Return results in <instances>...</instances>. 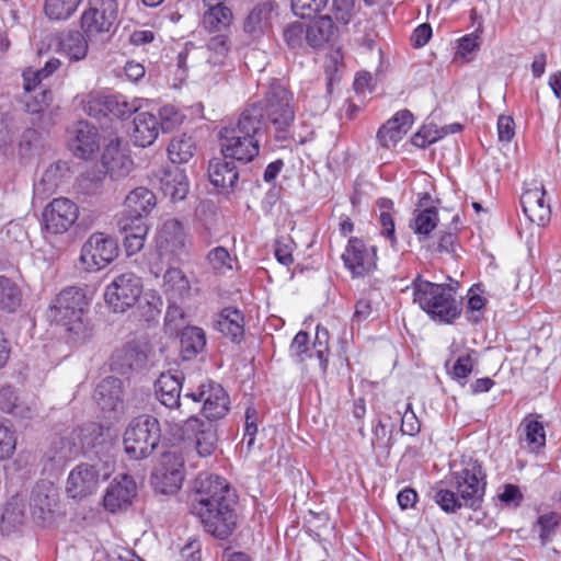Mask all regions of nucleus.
I'll list each match as a JSON object with an SVG mask.
<instances>
[{
  "instance_id": "obj_37",
  "label": "nucleus",
  "mask_w": 561,
  "mask_h": 561,
  "mask_svg": "<svg viewBox=\"0 0 561 561\" xmlns=\"http://www.w3.org/2000/svg\"><path fill=\"white\" fill-rule=\"evenodd\" d=\"M83 445L84 443L80 435L71 438L61 436L51 443L48 457L56 465L62 466L75 457L83 448Z\"/></svg>"
},
{
  "instance_id": "obj_8",
  "label": "nucleus",
  "mask_w": 561,
  "mask_h": 561,
  "mask_svg": "<svg viewBox=\"0 0 561 561\" xmlns=\"http://www.w3.org/2000/svg\"><path fill=\"white\" fill-rule=\"evenodd\" d=\"M60 66L61 61L58 58H50L41 69L28 68L23 71L24 104L28 113H41L49 106L53 94L49 89L42 85V81L55 73Z\"/></svg>"
},
{
  "instance_id": "obj_56",
  "label": "nucleus",
  "mask_w": 561,
  "mask_h": 561,
  "mask_svg": "<svg viewBox=\"0 0 561 561\" xmlns=\"http://www.w3.org/2000/svg\"><path fill=\"white\" fill-rule=\"evenodd\" d=\"M404 134L394 126V124L389 119L386 124H383L378 133L377 139L379 144L385 148H391L396 146L402 138Z\"/></svg>"
},
{
  "instance_id": "obj_51",
  "label": "nucleus",
  "mask_w": 561,
  "mask_h": 561,
  "mask_svg": "<svg viewBox=\"0 0 561 561\" xmlns=\"http://www.w3.org/2000/svg\"><path fill=\"white\" fill-rule=\"evenodd\" d=\"M159 128L163 131H170L180 126L184 119V115L181 111L172 104H165L159 110Z\"/></svg>"
},
{
  "instance_id": "obj_1",
  "label": "nucleus",
  "mask_w": 561,
  "mask_h": 561,
  "mask_svg": "<svg viewBox=\"0 0 561 561\" xmlns=\"http://www.w3.org/2000/svg\"><path fill=\"white\" fill-rule=\"evenodd\" d=\"M229 491L226 480L216 474L202 472L194 481L192 513L201 519L207 533L219 539H226L236 526Z\"/></svg>"
},
{
  "instance_id": "obj_4",
  "label": "nucleus",
  "mask_w": 561,
  "mask_h": 561,
  "mask_svg": "<svg viewBox=\"0 0 561 561\" xmlns=\"http://www.w3.org/2000/svg\"><path fill=\"white\" fill-rule=\"evenodd\" d=\"M412 287L413 302L432 320L451 323L460 316L458 302L448 286L425 280L417 275L412 282Z\"/></svg>"
},
{
  "instance_id": "obj_39",
  "label": "nucleus",
  "mask_w": 561,
  "mask_h": 561,
  "mask_svg": "<svg viewBox=\"0 0 561 561\" xmlns=\"http://www.w3.org/2000/svg\"><path fill=\"white\" fill-rule=\"evenodd\" d=\"M438 210L435 207L416 208L410 228L417 236L420 242L427 240L432 231L438 226Z\"/></svg>"
},
{
  "instance_id": "obj_6",
  "label": "nucleus",
  "mask_w": 561,
  "mask_h": 561,
  "mask_svg": "<svg viewBox=\"0 0 561 561\" xmlns=\"http://www.w3.org/2000/svg\"><path fill=\"white\" fill-rule=\"evenodd\" d=\"M160 437L159 421L151 415H140L134 419L125 431V453L131 459H145L157 448Z\"/></svg>"
},
{
  "instance_id": "obj_30",
  "label": "nucleus",
  "mask_w": 561,
  "mask_h": 561,
  "mask_svg": "<svg viewBox=\"0 0 561 561\" xmlns=\"http://www.w3.org/2000/svg\"><path fill=\"white\" fill-rule=\"evenodd\" d=\"M215 329L232 342H240L244 334L243 313L233 307L224 308L216 317Z\"/></svg>"
},
{
  "instance_id": "obj_29",
  "label": "nucleus",
  "mask_w": 561,
  "mask_h": 561,
  "mask_svg": "<svg viewBox=\"0 0 561 561\" xmlns=\"http://www.w3.org/2000/svg\"><path fill=\"white\" fill-rule=\"evenodd\" d=\"M540 414H527L519 425V439L531 453H538L546 446V428Z\"/></svg>"
},
{
  "instance_id": "obj_11",
  "label": "nucleus",
  "mask_w": 561,
  "mask_h": 561,
  "mask_svg": "<svg viewBox=\"0 0 561 561\" xmlns=\"http://www.w3.org/2000/svg\"><path fill=\"white\" fill-rule=\"evenodd\" d=\"M142 280L133 272L116 275L104 290V300L114 312H125L140 299Z\"/></svg>"
},
{
  "instance_id": "obj_50",
  "label": "nucleus",
  "mask_w": 561,
  "mask_h": 561,
  "mask_svg": "<svg viewBox=\"0 0 561 561\" xmlns=\"http://www.w3.org/2000/svg\"><path fill=\"white\" fill-rule=\"evenodd\" d=\"M108 94L92 92L82 100L83 111L93 117L107 116Z\"/></svg>"
},
{
  "instance_id": "obj_60",
  "label": "nucleus",
  "mask_w": 561,
  "mask_h": 561,
  "mask_svg": "<svg viewBox=\"0 0 561 561\" xmlns=\"http://www.w3.org/2000/svg\"><path fill=\"white\" fill-rule=\"evenodd\" d=\"M333 13L337 22L348 24L355 13V0H333Z\"/></svg>"
},
{
  "instance_id": "obj_40",
  "label": "nucleus",
  "mask_w": 561,
  "mask_h": 561,
  "mask_svg": "<svg viewBox=\"0 0 561 561\" xmlns=\"http://www.w3.org/2000/svg\"><path fill=\"white\" fill-rule=\"evenodd\" d=\"M88 41L84 34L78 31H69L60 38L59 49L71 61H79L87 57Z\"/></svg>"
},
{
  "instance_id": "obj_41",
  "label": "nucleus",
  "mask_w": 561,
  "mask_h": 561,
  "mask_svg": "<svg viewBox=\"0 0 561 561\" xmlns=\"http://www.w3.org/2000/svg\"><path fill=\"white\" fill-rule=\"evenodd\" d=\"M233 21V14L228 7H209L204 12L202 24L209 33H225L229 30Z\"/></svg>"
},
{
  "instance_id": "obj_27",
  "label": "nucleus",
  "mask_w": 561,
  "mask_h": 561,
  "mask_svg": "<svg viewBox=\"0 0 561 561\" xmlns=\"http://www.w3.org/2000/svg\"><path fill=\"white\" fill-rule=\"evenodd\" d=\"M163 289L167 296L174 300H186L198 293L193 282L180 267L175 266H169L164 272Z\"/></svg>"
},
{
  "instance_id": "obj_10",
  "label": "nucleus",
  "mask_w": 561,
  "mask_h": 561,
  "mask_svg": "<svg viewBox=\"0 0 561 561\" xmlns=\"http://www.w3.org/2000/svg\"><path fill=\"white\" fill-rule=\"evenodd\" d=\"M188 238L185 228L178 219H167L156 231L154 249L161 262L176 263L187 253Z\"/></svg>"
},
{
  "instance_id": "obj_34",
  "label": "nucleus",
  "mask_w": 561,
  "mask_h": 561,
  "mask_svg": "<svg viewBox=\"0 0 561 561\" xmlns=\"http://www.w3.org/2000/svg\"><path fill=\"white\" fill-rule=\"evenodd\" d=\"M335 26L330 15H322L307 25V47L322 48L334 35Z\"/></svg>"
},
{
  "instance_id": "obj_3",
  "label": "nucleus",
  "mask_w": 561,
  "mask_h": 561,
  "mask_svg": "<svg viewBox=\"0 0 561 561\" xmlns=\"http://www.w3.org/2000/svg\"><path fill=\"white\" fill-rule=\"evenodd\" d=\"M88 310L89 301L84 291L77 287H68L53 301L49 317L51 321L71 333L75 340H84L92 331L87 318Z\"/></svg>"
},
{
  "instance_id": "obj_17",
  "label": "nucleus",
  "mask_w": 561,
  "mask_h": 561,
  "mask_svg": "<svg viewBox=\"0 0 561 561\" xmlns=\"http://www.w3.org/2000/svg\"><path fill=\"white\" fill-rule=\"evenodd\" d=\"M344 266L353 277H363L377 266V249L363 239L352 237L342 254Z\"/></svg>"
},
{
  "instance_id": "obj_42",
  "label": "nucleus",
  "mask_w": 561,
  "mask_h": 561,
  "mask_svg": "<svg viewBox=\"0 0 561 561\" xmlns=\"http://www.w3.org/2000/svg\"><path fill=\"white\" fill-rule=\"evenodd\" d=\"M206 345L205 332L197 327H187L181 334V355L190 360L201 353Z\"/></svg>"
},
{
  "instance_id": "obj_43",
  "label": "nucleus",
  "mask_w": 561,
  "mask_h": 561,
  "mask_svg": "<svg viewBox=\"0 0 561 561\" xmlns=\"http://www.w3.org/2000/svg\"><path fill=\"white\" fill-rule=\"evenodd\" d=\"M195 142L192 137L179 135L171 139L167 151L172 163H187L194 156Z\"/></svg>"
},
{
  "instance_id": "obj_61",
  "label": "nucleus",
  "mask_w": 561,
  "mask_h": 561,
  "mask_svg": "<svg viewBox=\"0 0 561 561\" xmlns=\"http://www.w3.org/2000/svg\"><path fill=\"white\" fill-rule=\"evenodd\" d=\"M443 135L434 126H423L412 138L414 146L425 148L428 145L436 142Z\"/></svg>"
},
{
  "instance_id": "obj_9",
  "label": "nucleus",
  "mask_w": 561,
  "mask_h": 561,
  "mask_svg": "<svg viewBox=\"0 0 561 561\" xmlns=\"http://www.w3.org/2000/svg\"><path fill=\"white\" fill-rule=\"evenodd\" d=\"M170 432L174 436L193 440L195 449L201 457L210 456L217 447V434L211 423L192 415L184 421H167Z\"/></svg>"
},
{
  "instance_id": "obj_53",
  "label": "nucleus",
  "mask_w": 561,
  "mask_h": 561,
  "mask_svg": "<svg viewBox=\"0 0 561 561\" xmlns=\"http://www.w3.org/2000/svg\"><path fill=\"white\" fill-rule=\"evenodd\" d=\"M329 340L330 336L328 329L321 325H317L313 350L323 371H325L328 366Z\"/></svg>"
},
{
  "instance_id": "obj_25",
  "label": "nucleus",
  "mask_w": 561,
  "mask_h": 561,
  "mask_svg": "<svg viewBox=\"0 0 561 561\" xmlns=\"http://www.w3.org/2000/svg\"><path fill=\"white\" fill-rule=\"evenodd\" d=\"M154 206V194L146 187H137L126 196L125 210L121 218H128L131 222H145L144 218Z\"/></svg>"
},
{
  "instance_id": "obj_49",
  "label": "nucleus",
  "mask_w": 561,
  "mask_h": 561,
  "mask_svg": "<svg viewBox=\"0 0 561 561\" xmlns=\"http://www.w3.org/2000/svg\"><path fill=\"white\" fill-rule=\"evenodd\" d=\"M207 262L215 273L225 274L232 270L233 259L226 248L216 247L207 254Z\"/></svg>"
},
{
  "instance_id": "obj_54",
  "label": "nucleus",
  "mask_w": 561,
  "mask_h": 561,
  "mask_svg": "<svg viewBox=\"0 0 561 561\" xmlns=\"http://www.w3.org/2000/svg\"><path fill=\"white\" fill-rule=\"evenodd\" d=\"M328 2L329 0H291V9L296 15L306 19L321 12Z\"/></svg>"
},
{
  "instance_id": "obj_7",
  "label": "nucleus",
  "mask_w": 561,
  "mask_h": 561,
  "mask_svg": "<svg viewBox=\"0 0 561 561\" xmlns=\"http://www.w3.org/2000/svg\"><path fill=\"white\" fill-rule=\"evenodd\" d=\"M116 0H89L80 18V26L90 42L108 39L117 21Z\"/></svg>"
},
{
  "instance_id": "obj_21",
  "label": "nucleus",
  "mask_w": 561,
  "mask_h": 561,
  "mask_svg": "<svg viewBox=\"0 0 561 561\" xmlns=\"http://www.w3.org/2000/svg\"><path fill=\"white\" fill-rule=\"evenodd\" d=\"M58 491L51 483H38L33 489L31 510L33 518L43 526L50 525L57 516Z\"/></svg>"
},
{
  "instance_id": "obj_32",
  "label": "nucleus",
  "mask_w": 561,
  "mask_h": 561,
  "mask_svg": "<svg viewBox=\"0 0 561 561\" xmlns=\"http://www.w3.org/2000/svg\"><path fill=\"white\" fill-rule=\"evenodd\" d=\"M227 158H214L208 165V176L213 185L221 188H232L239 173L233 161H227Z\"/></svg>"
},
{
  "instance_id": "obj_16",
  "label": "nucleus",
  "mask_w": 561,
  "mask_h": 561,
  "mask_svg": "<svg viewBox=\"0 0 561 561\" xmlns=\"http://www.w3.org/2000/svg\"><path fill=\"white\" fill-rule=\"evenodd\" d=\"M184 397L194 402H203L202 412L208 421L225 417L230 409L229 396L214 381L202 383L195 391H187Z\"/></svg>"
},
{
  "instance_id": "obj_44",
  "label": "nucleus",
  "mask_w": 561,
  "mask_h": 561,
  "mask_svg": "<svg viewBox=\"0 0 561 561\" xmlns=\"http://www.w3.org/2000/svg\"><path fill=\"white\" fill-rule=\"evenodd\" d=\"M82 0H44V13L51 21L70 19Z\"/></svg>"
},
{
  "instance_id": "obj_55",
  "label": "nucleus",
  "mask_w": 561,
  "mask_h": 561,
  "mask_svg": "<svg viewBox=\"0 0 561 561\" xmlns=\"http://www.w3.org/2000/svg\"><path fill=\"white\" fill-rule=\"evenodd\" d=\"M295 242L289 236H279L275 240L274 254L276 260L285 265L289 266L294 263L293 251Z\"/></svg>"
},
{
  "instance_id": "obj_26",
  "label": "nucleus",
  "mask_w": 561,
  "mask_h": 561,
  "mask_svg": "<svg viewBox=\"0 0 561 561\" xmlns=\"http://www.w3.org/2000/svg\"><path fill=\"white\" fill-rule=\"evenodd\" d=\"M72 134L69 146L73 154L82 159L91 158L100 146L96 128L87 122H79Z\"/></svg>"
},
{
  "instance_id": "obj_14",
  "label": "nucleus",
  "mask_w": 561,
  "mask_h": 561,
  "mask_svg": "<svg viewBox=\"0 0 561 561\" xmlns=\"http://www.w3.org/2000/svg\"><path fill=\"white\" fill-rule=\"evenodd\" d=\"M117 255V242L105 233L95 232L82 245L80 261L85 270L100 271L111 264Z\"/></svg>"
},
{
  "instance_id": "obj_46",
  "label": "nucleus",
  "mask_w": 561,
  "mask_h": 561,
  "mask_svg": "<svg viewBox=\"0 0 561 561\" xmlns=\"http://www.w3.org/2000/svg\"><path fill=\"white\" fill-rule=\"evenodd\" d=\"M230 48L231 43L228 34L221 33L210 37L207 43V61L213 66L225 65Z\"/></svg>"
},
{
  "instance_id": "obj_28",
  "label": "nucleus",
  "mask_w": 561,
  "mask_h": 561,
  "mask_svg": "<svg viewBox=\"0 0 561 561\" xmlns=\"http://www.w3.org/2000/svg\"><path fill=\"white\" fill-rule=\"evenodd\" d=\"M102 164L111 178L125 176L131 170L133 161L121 148V140L115 137L106 144L102 153Z\"/></svg>"
},
{
  "instance_id": "obj_36",
  "label": "nucleus",
  "mask_w": 561,
  "mask_h": 561,
  "mask_svg": "<svg viewBox=\"0 0 561 561\" xmlns=\"http://www.w3.org/2000/svg\"><path fill=\"white\" fill-rule=\"evenodd\" d=\"M151 101L148 99L134 98L128 100L123 94H108L107 115L124 118L149 107Z\"/></svg>"
},
{
  "instance_id": "obj_57",
  "label": "nucleus",
  "mask_w": 561,
  "mask_h": 561,
  "mask_svg": "<svg viewBox=\"0 0 561 561\" xmlns=\"http://www.w3.org/2000/svg\"><path fill=\"white\" fill-rule=\"evenodd\" d=\"M561 517L559 514L551 512L548 514L540 515L537 525L540 529L539 537L542 543L548 542L551 537L556 534Z\"/></svg>"
},
{
  "instance_id": "obj_20",
  "label": "nucleus",
  "mask_w": 561,
  "mask_h": 561,
  "mask_svg": "<svg viewBox=\"0 0 561 561\" xmlns=\"http://www.w3.org/2000/svg\"><path fill=\"white\" fill-rule=\"evenodd\" d=\"M183 375L179 371L162 373L154 383V394L158 401L169 410L170 419L182 415L181 408V391L183 385Z\"/></svg>"
},
{
  "instance_id": "obj_2",
  "label": "nucleus",
  "mask_w": 561,
  "mask_h": 561,
  "mask_svg": "<svg viewBox=\"0 0 561 561\" xmlns=\"http://www.w3.org/2000/svg\"><path fill=\"white\" fill-rule=\"evenodd\" d=\"M265 130L263 108L252 104L237 121L225 124L219 133L220 152L225 158L251 162L260 152L261 136Z\"/></svg>"
},
{
  "instance_id": "obj_19",
  "label": "nucleus",
  "mask_w": 561,
  "mask_h": 561,
  "mask_svg": "<svg viewBox=\"0 0 561 561\" xmlns=\"http://www.w3.org/2000/svg\"><path fill=\"white\" fill-rule=\"evenodd\" d=\"M293 94L284 87L272 85L266 94V107L263 108V116L267 115L271 123L277 130H284L294 121V110L291 107ZM265 123V121L263 119Z\"/></svg>"
},
{
  "instance_id": "obj_62",
  "label": "nucleus",
  "mask_w": 561,
  "mask_h": 561,
  "mask_svg": "<svg viewBox=\"0 0 561 561\" xmlns=\"http://www.w3.org/2000/svg\"><path fill=\"white\" fill-rule=\"evenodd\" d=\"M497 136L500 141L510 142L513 139V137L515 136V123L512 116H499Z\"/></svg>"
},
{
  "instance_id": "obj_24",
  "label": "nucleus",
  "mask_w": 561,
  "mask_h": 561,
  "mask_svg": "<svg viewBox=\"0 0 561 561\" xmlns=\"http://www.w3.org/2000/svg\"><path fill=\"white\" fill-rule=\"evenodd\" d=\"M159 122L149 111H138L135 113L129 136L133 144L137 147L146 148L151 146L159 136Z\"/></svg>"
},
{
  "instance_id": "obj_33",
  "label": "nucleus",
  "mask_w": 561,
  "mask_h": 561,
  "mask_svg": "<svg viewBox=\"0 0 561 561\" xmlns=\"http://www.w3.org/2000/svg\"><path fill=\"white\" fill-rule=\"evenodd\" d=\"M94 398L102 410H116L122 403V381L112 376L106 377L98 385Z\"/></svg>"
},
{
  "instance_id": "obj_38",
  "label": "nucleus",
  "mask_w": 561,
  "mask_h": 561,
  "mask_svg": "<svg viewBox=\"0 0 561 561\" xmlns=\"http://www.w3.org/2000/svg\"><path fill=\"white\" fill-rule=\"evenodd\" d=\"M161 191L172 201H182L188 193V181L183 170L175 168L161 178Z\"/></svg>"
},
{
  "instance_id": "obj_45",
  "label": "nucleus",
  "mask_w": 561,
  "mask_h": 561,
  "mask_svg": "<svg viewBox=\"0 0 561 561\" xmlns=\"http://www.w3.org/2000/svg\"><path fill=\"white\" fill-rule=\"evenodd\" d=\"M20 287L10 278L0 276V310L14 312L21 305Z\"/></svg>"
},
{
  "instance_id": "obj_59",
  "label": "nucleus",
  "mask_w": 561,
  "mask_h": 561,
  "mask_svg": "<svg viewBox=\"0 0 561 561\" xmlns=\"http://www.w3.org/2000/svg\"><path fill=\"white\" fill-rule=\"evenodd\" d=\"M0 410L7 413H13L14 415L24 416L18 404V396L10 386L0 389Z\"/></svg>"
},
{
  "instance_id": "obj_12",
  "label": "nucleus",
  "mask_w": 561,
  "mask_h": 561,
  "mask_svg": "<svg viewBox=\"0 0 561 561\" xmlns=\"http://www.w3.org/2000/svg\"><path fill=\"white\" fill-rule=\"evenodd\" d=\"M110 473L111 469L105 463H79L69 472L66 492L71 499H83L94 493Z\"/></svg>"
},
{
  "instance_id": "obj_64",
  "label": "nucleus",
  "mask_w": 561,
  "mask_h": 561,
  "mask_svg": "<svg viewBox=\"0 0 561 561\" xmlns=\"http://www.w3.org/2000/svg\"><path fill=\"white\" fill-rule=\"evenodd\" d=\"M308 344H309V335L305 331H299L291 344H290V352L294 356L298 357L300 362L305 360V355L308 352Z\"/></svg>"
},
{
  "instance_id": "obj_47",
  "label": "nucleus",
  "mask_w": 561,
  "mask_h": 561,
  "mask_svg": "<svg viewBox=\"0 0 561 561\" xmlns=\"http://www.w3.org/2000/svg\"><path fill=\"white\" fill-rule=\"evenodd\" d=\"M307 25L295 21L285 26L283 38L289 49L294 51H304L307 47Z\"/></svg>"
},
{
  "instance_id": "obj_48",
  "label": "nucleus",
  "mask_w": 561,
  "mask_h": 561,
  "mask_svg": "<svg viewBox=\"0 0 561 561\" xmlns=\"http://www.w3.org/2000/svg\"><path fill=\"white\" fill-rule=\"evenodd\" d=\"M16 433L11 423L0 417V460L10 458L16 448Z\"/></svg>"
},
{
  "instance_id": "obj_52",
  "label": "nucleus",
  "mask_w": 561,
  "mask_h": 561,
  "mask_svg": "<svg viewBox=\"0 0 561 561\" xmlns=\"http://www.w3.org/2000/svg\"><path fill=\"white\" fill-rule=\"evenodd\" d=\"M433 499L435 503L439 505V507L446 513H455L465 506L462 500L457 493L446 489L436 490Z\"/></svg>"
},
{
  "instance_id": "obj_18",
  "label": "nucleus",
  "mask_w": 561,
  "mask_h": 561,
  "mask_svg": "<svg viewBox=\"0 0 561 561\" xmlns=\"http://www.w3.org/2000/svg\"><path fill=\"white\" fill-rule=\"evenodd\" d=\"M79 207L67 197L54 198L43 211L44 228L48 233L62 234L78 220Z\"/></svg>"
},
{
  "instance_id": "obj_13",
  "label": "nucleus",
  "mask_w": 561,
  "mask_h": 561,
  "mask_svg": "<svg viewBox=\"0 0 561 561\" xmlns=\"http://www.w3.org/2000/svg\"><path fill=\"white\" fill-rule=\"evenodd\" d=\"M184 480V459L179 451L162 454L151 474V484L162 494L175 493Z\"/></svg>"
},
{
  "instance_id": "obj_58",
  "label": "nucleus",
  "mask_w": 561,
  "mask_h": 561,
  "mask_svg": "<svg viewBox=\"0 0 561 561\" xmlns=\"http://www.w3.org/2000/svg\"><path fill=\"white\" fill-rule=\"evenodd\" d=\"M473 353H474L473 351H470L463 355H460L457 358V360L455 362V364L449 373L453 379H456L458 381H463L472 373L473 365H474V360L472 358Z\"/></svg>"
},
{
  "instance_id": "obj_5",
  "label": "nucleus",
  "mask_w": 561,
  "mask_h": 561,
  "mask_svg": "<svg viewBox=\"0 0 561 561\" xmlns=\"http://www.w3.org/2000/svg\"><path fill=\"white\" fill-rule=\"evenodd\" d=\"M451 482L465 506H479L485 492L486 476L477 459L462 456L459 469L455 467L451 472Z\"/></svg>"
},
{
  "instance_id": "obj_22",
  "label": "nucleus",
  "mask_w": 561,
  "mask_h": 561,
  "mask_svg": "<svg viewBox=\"0 0 561 561\" xmlns=\"http://www.w3.org/2000/svg\"><path fill=\"white\" fill-rule=\"evenodd\" d=\"M137 494V485L128 474H119L112 480L103 496L104 507L111 513L124 510Z\"/></svg>"
},
{
  "instance_id": "obj_63",
  "label": "nucleus",
  "mask_w": 561,
  "mask_h": 561,
  "mask_svg": "<svg viewBox=\"0 0 561 561\" xmlns=\"http://www.w3.org/2000/svg\"><path fill=\"white\" fill-rule=\"evenodd\" d=\"M182 561H202V543L199 540L191 539L180 549Z\"/></svg>"
},
{
  "instance_id": "obj_31",
  "label": "nucleus",
  "mask_w": 561,
  "mask_h": 561,
  "mask_svg": "<svg viewBox=\"0 0 561 561\" xmlns=\"http://www.w3.org/2000/svg\"><path fill=\"white\" fill-rule=\"evenodd\" d=\"M70 175L67 162L57 161L49 164L41 179L34 184V192L38 195L53 194Z\"/></svg>"
},
{
  "instance_id": "obj_35",
  "label": "nucleus",
  "mask_w": 561,
  "mask_h": 561,
  "mask_svg": "<svg viewBox=\"0 0 561 561\" xmlns=\"http://www.w3.org/2000/svg\"><path fill=\"white\" fill-rule=\"evenodd\" d=\"M118 225L125 233L124 247L128 255L139 252L146 241L149 228L146 222H131L128 218H119Z\"/></svg>"
},
{
  "instance_id": "obj_23",
  "label": "nucleus",
  "mask_w": 561,
  "mask_h": 561,
  "mask_svg": "<svg viewBox=\"0 0 561 561\" xmlns=\"http://www.w3.org/2000/svg\"><path fill=\"white\" fill-rule=\"evenodd\" d=\"M546 191L541 183L534 181L520 197L524 214L538 226H545L550 219V206L545 201Z\"/></svg>"
},
{
  "instance_id": "obj_15",
  "label": "nucleus",
  "mask_w": 561,
  "mask_h": 561,
  "mask_svg": "<svg viewBox=\"0 0 561 561\" xmlns=\"http://www.w3.org/2000/svg\"><path fill=\"white\" fill-rule=\"evenodd\" d=\"M278 15L279 5L276 0L257 1L249 8L242 30L252 41H259L272 31Z\"/></svg>"
}]
</instances>
